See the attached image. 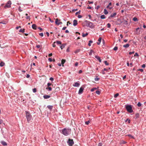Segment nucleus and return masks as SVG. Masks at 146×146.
Here are the masks:
<instances>
[{
  "instance_id": "1",
  "label": "nucleus",
  "mask_w": 146,
  "mask_h": 146,
  "mask_svg": "<svg viewBox=\"0 0 146 146\" xmlns=\"http://www.w3.org/2000/svg\"><path fill=\"white\" fill-rule=\"evenodd\" d=\"M71 131V129L64 128L62 130V133L65 135L67 136L69 134Z\"/></svg>"
},
{
  "instance_id": "2",
  "label": "nucleus",
  "mask_w": 146,
  "mask_h": 146,
  "mask_svg": "<svg viewBox=\"0 0 146 146\" xmlns=\"http://www.w3.org/2000/svg\"><path fill=\"white\" fill-rule=\"evenodd\" d=\"M27 119L28 122H29L32 118V115L30 113L27 111H25Z\"/></svg>"
},
{
  "instance_id": "3",
  "label": "nucleus",
  "mask_w": 146,
  "mask_h": 146,
  "mask_svg": "<svg viewBox=\"0 0 146 146\" xmlns=\"http://www.w3.org/2000/svg\"><path fill=\"white\" fill-rule=\"evenodd\" d=\"M126 108L127 111L130 112L132 113L133 111L132 110V107L130 106L127 105L126 106Z\"/></svg>"
},
{
  "instance_id": "4",
  "label": "nucleus",
  "mask_w": 146,
  "mask_h": 146,
  "mask_svg": "<svg viewBox=\"0 0 146 146\" xmlns=\"http://www.w3.org/2000/svg\"><path fill=\"white\" fill-rule=\"evenodd\" d=\"M85 22L86 23L87 25H88V27L91 28H93L94 27L92 23L87 21H86Z\"/></svg>"
},
{
  "instance_id": "5",
  "label": "nucleus",
  "mask_w": 146,
  "mask_h": 146,
  "mask_svg": "<svg viewBox=\"0 0 146 146\" xmlns=\"http://www.w3.org/2000/svg\"><path fill=\"white\" fill-rule=\"evenodd\" d=\"M68 143L69 145L70 146H72L74 144V142L73 139H68Z\"/></svg>"
},
{
  "instance_id": "6",
  "label": "nucleus",
  "mask_w": 146,
  "mask_h": 146,
  "mask_svg": "<svg viewBox=\"0 0 146 146\" xmlns=\"http://www.w3.org/2000/svg\"><path fill=\"white\" fill-rule=\"evenodd\" d=\"M11 1H8L6 5L5 6V7L9 8L11 7Z\"/></svg>"
},
{
  "instance_id": "7",
  "label": "nucleus",
  "mask_w": 146,
  "mask_h": 146,
  "mask_svg": "<svg viewBox=\"0 0 146 146\" xmlns=\"http://www.w3.org/2000/svg\"><path fill=\"white\" fill-rule=\"evenodd\" d=\"M140 32V30L139 27H138L136 29L135 33L137 35H138L139 34Z\"/></svg>"
},
{
  "instance_id": "8",
  "label": "nucleus",
  "mask_w": 146,
  "mask_h": 146,
  "mask_svg": "<svg viewBox=\"0 0 146 146\" xmlns=\"http://www.w3.org/2000/svg\"><path fill=\"white\" fill-rule=\"evenodd\" d=\"M84 90V88L83 87H81L79 91L78 92V94H81L83 92V90Z\"/></svg>"
},
{
  "instance_id": "9",
  "label": "nucleus",
  "mask_w": 146,
  "mask_h": 146,
  "mask_svg": "<svg viewBox=\"0 0 146 146\" xmlns=\"http://www.w3.org/2000/svg\"><path fill=\"white\" fill-rule=\"evenodd\" d=\"M58 19H56L55 21V23L56 24L58 25L60 24H62V23L61 22H60V20H59V22L58 23Z\"/></svg>"
},
{
  "instance_id": "10",
  "label": "nucleus",
  "mask_w": 146,
  "mask_h": 146,
  "mask_svg": "<svg viewBox=\"0 0 146 146\" xmlns=\"http://www.w3.org/2000/svg\"><path fill=\"white\" fill-rule=\"evenodd\" d=\"M80 85L79 83L77 82H75L74 84H73V86L75 87H78Z\"/></svg>"
},
{
  "instance_id": "11",
  "label": "nucleus",
  "mask_w": 146,
  "mask_h": 146,
  "mask_svg": "<svg viewBox=\"0 0 146 146\" xmlns=\"http://www.w3.org/2000/svg\"><path fill=\"white\" fill-rule=\"evenodd\" d=\"M117 14V13H114L113 14H111L110 17H109L108 18L110 19V17H113L115 16Z\"/></svg>"
},
{
  "instance_id": "12",
  "label": "nucleus",
  "mask_w": 146,
  "mask_h": 146,
  "mask_svg": "<svg viewBox=\"0 0 146 146\" xmlns=\"http://www.w3.org/2000/svg\"><path fill=\"white\" fill-rule=\"evenodd\" d=\"M1 143L4 146H6L7 145V143L4 141H2L1 142Z\"/></svg>"
},
{
  "instance_id": "13",
  "label": "nucleus",
  "mask_w": 146,
  "mask_h": 146,
  "mask_svg": "<svg viewBox=\"0 0 146 146\" xmlns=\"http://www.w3.org/2000/svg\"><path fill=\"white\" fill-rule=\"evenodd\" d=\"M73 25L74 26H76L78 24L77 21L76 20H74L73 21Z\"/></svg>"
},
{
  "instance_id": "14",
  "label": "nucleus",
  "mask_w": 146,
  "mask_h": 146,
  "mask_svg": "<svg viewBox=\"0 0 146 146\" xmlns=\"http://www.w3.org/2000/svg\"><path fill=\"white\" fill-rule=\"evenodd\" d=\"M95 57L97 59V60H99V62H102V60H101L100 59V58L98 56H95Z\"/></svg>"
},
{
  "instance_id": "15",
  "label": "nucleus",
  "mask_w": 146,
  "mask_h": 146,
  "mask_svg": "<svg viewBox=\"0 0 146 146\" xmlns=\"http://www.w3.org/2000/svg\"><path fill=\"white\" fill-rule=\"evenodd\" d=\"M43 97L44 99H46L50 98V96L46 95H44L43 96Z\"/></svg>"
},
{
  "instance_id": "16",
  "label": "nucleus",
  "mask_w": 146,
  "mask_h": 146,
  "mask_svg": "<svg viewBox=\"0 0 146 146\" xmlns=\"http://www.w3.org/2000/svg\"><path fill=\"white\" fill-rule=\"evenodd\" d=\"M101 40H102V38L101 37H100V38H99L98 39V42H97V44L98 45L100 44V42H101Z\"/></svg>"
},
{
  "instance_id": "17",
  "label": "nucleus",
  "mask_w": 146,
  "mask_h": 146,
  "mask_svg": "<svg viewBox=\"0 0 146 146\" xmlns=\"http://www.w3.org/2000/svg\"><path fill=\"white\" fill-rule=\"evenodd\" d=\"M36 25L35 24H33L32 25V28L35 30L36 29Z\"/></svg>"
},
{
  "instance_id": "18",
  "label": "nucleus",
  "mask_w": 146,
  "mask_h": 146,
  "mask_svg": "<svg viewBox=\"0 0 146 146\" xmlns=\"http://www.w3.org/2000/svg\"><path fill=\"white\" fill-rule=\"evenodd\" d=\"M66 45V44H63L62 45L60 46V47L61 48V49H62L63 48H64L65 46Z\"/></svg>"
},
{
  "instance_id": "19",
  "label": "nucleus",
  "mask_w": 146,
  "mask_h": 146,
  "mask_svg": "<svg viewBox=\"0 0 146 146\" xmlns=\"http://www.w3.org/2000/svg\"><path fill=\"white\" fill-rule=\"evenodd\" d=\"M129 46V44H127L125 45H123V47L125 48H128V47Z\"/></svg>"
},
{
  "instance_id": "20",
  "label": "nucleus",
  "mask_w": 146,
  "mask_h": 146,
  "mask_svg": "<svg viewBox=\"0 0 146 146\" xmlns=\"http://www.w3.org/2000/svg\"><path fill=\"white\" fill-rule=\"evenodd\" d=\"M5 64L4 62H1L0 63V66L1 67L5 65Z\"/></svg>"
},
{
  "instance_id": "21",
  "label": "nucleus",
  "mask_w": 146,
  "mask_h": 146,
  "mask_svg": "<svg viewBox=\"0 0 146 146\" xmlns=\"http://www.w3.org/2000/svg\"><path fill=\"white\" fill-rule=\"evenodd\" d=\"M65 61H66V60H65L62 59V61H61V64H62L63 66H64L63 64L65 62Z\"/></svg>"
},
{
  "instance_id": "22",
  "label": "nucleus",
  "mask_w": 146,
  "mask_h": 146,
  "mask_svg": "<svg viewBox=\"0 0 146 146\" xmlns=\"http://www.w3.org/2000/svg\"><path fill=\"white\" fill-rule=\"evenodd\" d=\"M92 53H94V51L92 50H90L89 53L90 55H91L92 54Z\"/></svg>"
},
{
  "instance_id": "23",
  "label": "nucleus",
  "mask_w": 146,
  "mask_h": 146,
  "mask_svg": "<svg viewBox=\"0 0 146 146\" xmlns=\"http://www.w3.org/2000/svg\"><path fill=\"white\" fill-rule=\"evenodd\" d=\"M47 107L50 110H52L53 108V106H48Z\"/></svg>"
},
{
  "instance_id": "24",
  "label": "nucleus",
  "mask_w": 146,
  "mask_h": 146,
  "mask_svg": "<svg viewBox=\"0 0 146 146\" xmlns=\"http://www.w3.org/2000/svg\"><path fill=\"white\" fill-rule=\"evenodd\" d=\"M80 49H77V50H76L74 52L75 53H77L78 52H80Z\"/></svg>"
},
{
  "instance_id": "25",
  "label": "nucleus",
  "mask_w": 146,
  "mask_h": 146,
  "mask_svg": "<svg viewBox=\"0 0 146 146\" xmlns=\"http://www.w3.org/2000/svg\"><path fill=\"white\" fill-rule=\"evenodd\" d=\"M88 35V33H86V34L83 33L82 36L83 37H85L87 36Z\"/></svg>"
},
{
  "instance_id": "26",
  "label": "nucleus",
  "mask_w": 146,
  "mask_h": 146,
  "mask_svg": "<svg viewBox=\"0 0 146 146\" xmlns=\"http://www.w3.org/2000/svg\"><path fill=\"white\" fill-rule=\"evenodd\" d=\"M139 115L138 113H137L135 115V117L136 118H137L139 117Z\"/></svg>"
},
{
  "instance_id": "27",
  "label": "nucleus",
  "mask_w": 146,
  "mask_h": 146,
  "mask_svg": "<svg viewBox=\"0 0 146 146\" xmlns=\"http://www.w3.org/2000/svg\"><path fill=\"white\" fill-rule=\"evenodd\" d=\"M108 13V12L107 11L106 9H104V13L105 15H107Z\"/></svg>"
},
{
  "instance_id": "28",
  "label": "nucleus",
  "mask_w": 146,
  "mask_h": 146,
  "mask_svg": "<svg viewBox=\"0 0 146 146\" xmlns=\"http://www.w3.org/2000/svg\"><path fill=\"white\" fill-rule=\"evenodd\" d=\"M93 42V41L92 40H90L89 41V43L88 44V45L89 46H91V44Z\"/></svg>"
},
{
  "instance_id": "29",
  "label": "nucleus",
  "mask_w": 146,
  "mask_h": 146,
  "mask_svg": "<svg viewBox=\"0 0 146 146\" xmlns=\"http://www.w3.org/2000/svg\"><path fill=\"white\" fill-rule=\"evenodd\" d=\"M25 29H21L19 30V32L23 33L25 32Z\"/></svg>"
},
{
  "instance_id": "30",
  "label": "nucleus",
  "mask_w": 146,
  "mask_h": 146,
  "mask_svg": "<svg viewBox=\"0 0 146 146\" xmlns=\"http://www.w3.org/2000/svg\"><path fill=\"white\" fill-rule=\"evenodd\" d=\"M46 90H48L50 91L52 90V88L50 87H47L46 88Z\"/></svg>"
},
{
  "instance_id": "31",
  "label": "nucleus",
  "mask_w": 146,
  "mask_h": 146,
  "mask_svg": "<svg viewBox=\"0 0 146 146\" xmlns=\"http://www.w3.org/2000/svg\"><path fill=\"white\" fill-rule=\"evenodd\" d=\"M121 23H123V24H125L127 25L128 24L127 21H124L123 22H121Z\"/></svg>"
},
{
  "instance_id": "32",
  "label": "nucleus",
  "mask_w": 146,
  "mask_h": 146,
  "mask_svg": "<svg viewBox=\"0 0 146 146\" xmlns=\"http://www.w3.org/2000/svg\"><path fill=\"white\" fill-rule=\"evenodd\" d=\"M100 18L101 19H104L105 18V16L104 15H102L101 17H100Z\"/></svg>"
},
{
  "instance_id": "33",
  "label": "nucleus",
  "mask_w": 146,
  "mask_h": 146,
  "mask_svg": "<svg viewBox=\"0 0 146 146\" xmlns=\"http://www.w3.org/2000/svg\"><path fill=\"white\" fill-rule=\"evenodd\" d=\"M56 43L57 44H61L62 42H61L60 41H57L56 42Z\"/></svg>"
},
{
  "instance_id": "34",
  "label": "nucleus",
  "mask_w": 146,
  "mask_h": 146,
  "mask_svg": "<svg viewBox=\"0 0 146 146\" xmlns=\"http://www.w3.org/2000/svg\"><path fill=\"white\" fill-rule=\"evenodd\" d=\"M133 20L135 21H138L137 19V17H134L133 18Z\"/></svg>"
},
{
  "instance_id": "35",
  "label": "nucleus",
  "mask_w": 146,
  "mask_h": 146,
  "mask_svg": "<svg viewBox=\"0 0 146 146\" xmlns=\"http://www.w3.org/2000/svg\"><path fill=\"white\" fill-rule=\"evenodd\" d=\"M127 136H128L129 137L131 138H133V139H134V137H133V136L131 135L130 134L128 135Z\"/></svg>"
},
{
  "instance_id": "36",
  "label": "nucleus",
  "mask_w": 146,
  "mask_h": 146,
  "mask_svg": "<svg viewBox=\"0 0 146 146\" xmlns=\"http://www.w3.org/2000/svg\"><path fill=\"white\" fill-rule=\"evenodd\" d=\"M106 8L108 9H109L110 10L112 8V7H110V6H109L108 5L107 7H106Z\"/></svg>"
},
{
  "instance_id": "37",
  "label": "nucleus",
  "mask_w": 146,
  "mask_h": 146,
  "mask_svg": "<svg viewBox=\"0 0 146 146\" xmlns=\"http://www.w3.org/2000/svg\"><path fill=\"white\" fill-rule=\"evenodd\" d=\"M104 63L106 65H109V63L107 62V61H105Z\"/></svg>"
},
{
  "instance_id": "38",
  "label": "nucleus",
  "mask_w": 146,
  "mask_h": 146,
  "mask_svg": "<svg viewBox=\"0 0 146 146\" xmlns=\"http://www.w3.org/2000/svg\"><path fill=\"white\" fill-rule=\"evenodd\" d=\"M119 96V94L117 93L114 95V97L116 98Z\"/></svg>"
},
{
  "instance_id": "39",
  "label": "nucleus",
  "mask_w": 146,
  "mask_h": 146,
  "mask_svg": "<svg viewBox=\"0 0 146 146\" xmlns=\"http://www.w3.org/2000/svg\"><path fill=\"white\" fill-rule=\"evenodd\" d=\"M137 105L138 107H139L141 106V104L140 102H139L137 104Z\"/></svg>"
},
{
  "instance_id": "40",
  "label": "nucleus",
  "mask_w": 146,
  "mask_h": 146,
  "mask_svg": "<svg viewBox=\"0 0 146 146\" xmlns=\"http://www.w3.org/2000/svg\"><path fill=\"white\" fill-rule=\"evenodd\" d=\"M99 79H100L99 78H98L97 77L96 78H95L94 80L95 81H97L99 80Z\"/></svg>"
},
{
  "instance_id": "41",
  "label": "nucleus",
  "mask_w": 146,
  "mask_h": 146,
  "mask_svg": "<svg viewBox=\"0 0 146 146\" xmlns=\"http://www.w3.org/2000/svg\"><path fill=\"white\" fill-rule=\"evenodd\" d=\"M96 89V88H94L91 90V91L92 92L94 91Z\"/></svg>"
},
{
  "instance_id": "42",
  "label": "nucleus",
  "mask_w": 146,
  "mask_h": 146,
  "mask_svg": "<svg viewBox=\"0 0 146 146\" xmlns=\"http://www.w3.org/2000/svg\"><path fill=\"white\" fill-rule=\"evenodd\" d=\"M33 92H34V93H35V92H36V88H34L33 89Z\"/></svg>"
},
{
  "instance_id": "43",
  "label": "nucleus",
  "mask_w": 146,
  "mask_h": 146,
  "mask_svg": "<svg viewBox=\"0 0 146 146\" xmlns=\"http://www.w3.org/2000/svg\"><path fill=\"white\" fill-rule=\"evenodd\" d=\"M80 12H81V11L80 10L79 11L76 12L75 13V15H77L78 14H80Z\"/></svg>"
},
{
  "instance_id": "44",
  "label": "nucleus",
  "mask_w": 146,
  "mask_h": 146,
  "mask_svg": "<svg viewBox=\"0 0 146 146\" xmlns=\"http://www.w3.org/2000/svg\"><path fill=\"white\" fill-rule=\"evenodd\" d=\"M118 49V48L117 46H115L114 48H113V50H117Z\"/></svg>"
},
{
  "instance_id": "45",
  "label": "nucleus",
  "mask_w": 146,
  "mask_h": 146,
  "mask_svg": "<svg viewBox=\"0 0 146 146\" xmlns=\"http://www.w3.org/2000/svg\"><path fill=\"white\" fill-rule=\"evenodd\" d=\"M107 27L108 28H110L111 27V25L110 24L108 23L107 24Z\"/></svg>"
},
{
  "instance_id": "46",
  "label": "nucleus",
  "mask_w": 146,
  "mask_h": 146,
  "mask_svg": "<svg viewBox=\"0 0 146 146\" xmlns=\"http://www.w3.org/2000/svg\"><path fill=\"white\" fill-rule=\"evenodd\" d=\"M96 93L98 94H100V92L99 91H96Z\"/></svg>"
},
{
  "instance_id": "47",
  "label": "nucleus",
  "mask_w": 146,
  "mask_h": 146,
  "mask_svg": "<svg viewBox=\"0 0 146 146\" xmlns=\"http://www.w3.org/2000/svg\"><path fill=\"white\" fill-rule=\"evenodd\" d=\"M134 52H135L134 51L130 52H129V55H131L132 54H134Z\"/></svg>"
},
{
  "instance_id": "48",
  "label": "nucleus",
  "mask_w": 146,
  "mask_h": 146,
  "mask_svg": "<svg viewBox=\"0 0 146 146\" xmlns=\"http://www.w3.org/2000/svg\"><path fill=\"white\" fill-rule=\"evenodd\" d=\"M41 47V46L40 45H37L36 46V47L37 48H39Z\"/></svg>"
},
{
  "instance_id": "49",
  "label": "nucleus",
  "mask_w": 146,
  "mask_h": 146,
  "mask_svg": "<svg viewBox=\"0 0 146 146\" xmlns=\"http://www.w3.org/2000/svg\"><path fill=\"white\" fill-rule=\"evenodd\" d=\"M55 42H54L53 44H52V46L53 47H55L56 46V45L55 44Z\"/></svg>"
},
{
  "instance_id": "50",
  "label": "nucleus",
  "mask_w": 146,
  "mask_h": 146,
  "mask_svg": "<svg viewBox=\"0 0 146 146\" xmlns=\"http://www.w3.org/2000/svg\"><path fill=\"white\" fill-rule=\"evenodd\" d=\"M90 123L89 121L85 122V123L86 125H88Z\"/></svg>"
},
{
  "instance_id": "51",
  "label": "nucleus",
  "mask_w": 146,
  "mask_h": 146,
  "mask_svg": "<svg viewBox=\"0 0 146 146\" xmlns=\"http://www.w3.org/2000/svg\"><path fill=\"white\" fill-rule=\"evenodd\" d=\"M49 80L52 81L54 80V78L52 77H51L50 78Z\"/></svg>"
},
{
  "instance_id": "52",
  "label": "nucleus",
  "mask_w": 146,
  "mask_h": 146,
  "mask_svg": "<svg viewBox=\"0 0 146 146\" xmlns=\"http://www.w3.org/2000/svg\"><path fill=\"white\" fill-rule=\"evenodd\" d=\"M121 142L122 143H123V144L126 143L125 141H121Z\"/></svg>"
},
{
  "instance_id": "53",
  "label": "nucleus",
  "mask_w": 146,
  "mask_h": 146,
  "mask_svg": "<svg viewBox=\"0 0 146 146\" xmlns=\"http://www.w3.org/2000/svg\"><path fill=\"white\" fill-rule=\"evenodd\" d=\"M134 56H139V55L136 52L135 53V54L134 55Z\"/></svg>"
},
{
  "instance_id": "54",
  "label": "nucleus",
  "mask_w": 146,
  "mask_h": 146,
  "mask_svg": "<svg viewBox=\"0 0 146 146\" xmlns=\"http://www.w3.org/2000/svg\"><path fill=\"white\" fill-rule=\"evenodd\" d=\"M39 35L41 36H43V34L42 33H41L39 34Z\"/></svg>"
},
{
  "instance_id": "55",
  "label": "nucleus",
  "mask_w": 146,
  "mask_h": 146,
  "mask_svg": "<svg viewBox=\"0 0 146 146\" xmlns=\"http://www.w3.org/2000/svg\"><path fill=\"white\" fill-rule=\"evenodd\" d=\"M56 90L57 91H58L59 90H60L59 88L58 87H57L56 88Z\"/></svg>"
},
{
  "instance_id": "56",
  "label": "nucleus",
  "mask_w": 146,
  "mask_h": 146,
  "mask_svg": "<svg viewBox=\"0 0 146 146\" xmlns=\"http://www.w3.org/2000/svg\"><path fill=\"white\" fill-rule=\"evenodd\" d=\"M51 85V84L50 83H48V84H47V86H48V87H49L50 86V85Z\"/></svg>"
},
{
  "instance_id": "57",
  "label": "nucleus",
  "mask_w": 146,
  "mask_h": 146,
  "mask_svg": "<svg viewBox=\"0 0 146 146\" xmlns=\"http://www.w3.org/2000/svg\"><path fill=\"white\" fill-rule=\"evenodd\" d=\"M3 123V120L1 119H0V124Z\"/></svg>"
},
{
  "instance_id": "58",
  "label": "nucleus",
  "mask_w": 146,
  "mask_h": 146,
  "mask_svg": "<svg viewBox=\"0 0 146 146\" xmlns=\"http://www.w3.org/2000/svg\"><path fill=\"white\" fill-rule=\"evenodd\" d=\"M48 60L50 62H52V59L51 58H49Z\"/></svg>"
},
{
  "instance_id": "59",
  "label": "nucleus",
  "mask_w": 146,
  "mask_h": 146,
  "mask_svg": "<svg viewBox=\"0 0 146 146\" xmlns=\"http://www.w3.org/2000/svg\"><path fill=\"white\" fill-rule=\"evenodd\" d=\"M78 65V62H76L75 63V66H77Z\"/></svg>"
},
{
  "instance_id": "60",
  "label": "nucleus",
  "mask_w": 146,
  "mask_h": 146,
  "mask_svg": "<svg viewBox=\"0 0 146 146\" xmlns=\"http://www.w3.org/2000/svg\"><path fill=\"white\" fill-rule=\"evenodd\" d=\"M98 146H102V143H99V144H98Z\"/></svg>"
},
{
  "instance_id": "61",
  "label": "nucleus",
  "mask_w": 146,
  "mask_h": 146,
  "mask_svg": "<svg viewBox=\"0 0 146 146\" xmlns=\"http://www.w3.org/2000/svg\"><path fill=\"white\" fill-rule=\"evenodd\" d=\"M82 17V16L80 15H79L78 16V17L79 18H81Z\"/></svg>"
},
{
  "instance_id": "62",
  "label": "nucleus",
  "mask_w": 146,
  "mask_h": 146,
  "mask_svg": "<svg viewBox=\"0 0 146 146\" xmlns=\"http://www.w3.org/2000/svg\"><path fill=\"white\" fill-rule=\"evenodd\" d=\"M88 2L89 4H92L93 3V1H88Z\"/></svg>"
},
{
  "instance_id": "63",
  "label": "nucleus",
  "mask_w": 146,
  "mask_h": 146,
  "mask_svg": "<svg viewBox=\"0 0 146 146\" xmlns=\"http://www.w3.org/2000/svg\"><path fill=\"white\" fill-rule=\"evenodd\" d=\"M30 76L29 75V74H27V75L26 77L27 78H29L30 77Z\"/></svg>"
},
{
  "instance_id": "64",
  "label": "nucleus",
  "mask_w": 146,
  "mask_h": 146,
  "mask_svg": "<svg viewBox=\"0 0 146 146\" xmlns=\"http://www.w3.org/2000/svg\"><path fill=\"white\" fill-rule=\"evenodd\" d=\"M52 54L51 53L49 54L48 56L49 57H50L51 56H52Z\"/></svg>"
}]
</instances>
